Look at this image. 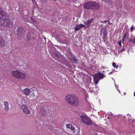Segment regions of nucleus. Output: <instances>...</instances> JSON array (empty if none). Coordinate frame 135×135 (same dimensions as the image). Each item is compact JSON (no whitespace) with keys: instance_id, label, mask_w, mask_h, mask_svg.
<instances>
[{"instance_id":"48","label":"nucleus","mask_w":135,"mask_h":135,"mask_svg":"<svg viewBox=\"0 0 135 135\" xmlns=\"http://www.w3.org/2000/svg\"><path fill=\"white\" fill-rule=\"evenodd\" d=\"M103 30H101L100 31V32H102L103 31Z\"/></svg>"},{"instance_id":"25","label":"nucleus","mask_w":135,"mask_h":135,"mask_svg":"<svg viewBox=\"0 0 135 135\" xmlns=\"http://www.w3.org/2000/svg\"><path fill=\"white\" fill-rule=\"evenodd\" d=\"M27 40L26 41H29L31 39L30 36L29 35H27V36L26 37Z\"/></svg>"},{"instance_id":"32","label":"nucleus","mask_w":135,"mask_h":135,"mask_svg":"<svg viewBox=\"0 0 135 135\" xmlns=\"http://www.w3.org/2000/svg\"><path fill=\"white\" fill-rule=\"evenodd\" d=\"M114 72V71H111V72H110V73H108V74H112V73H113Z\"/></svg>"},{"instance_id":"11","label":"nucleus","mask_w":135,"mask_h":135,"mask_svg":"<svg viewBox=\"0 0 135 135\" xmlns=\"http://www.w3.org/2000/svg\"><path fill=\"white\" fill-rule=\"evenodd\" d=\"M40 113L42 116L46 115V108H45L44 106H40Z\"/></svg>"},{"instance_id":"51","label":"nucleus","mask_w":135,"mask_h":135,"mask_svg":"<svg viewBox=\"0 0 135 135\" xmlns=\"http://www.w3.org/2000/svg\"><path fill=\"white\" fill-rule=\"evenodd\" d=\"M53 0L55 1H56V0Z\"/></svg>"},{"instance_id":"15","label":"nucleus","mask_w":135,"mask_h":135,"mask_svg":"<svg viewBox=\"0 0 135 135\" xmlns=\"http://www.w3.org/2000/svg\"><path fill=\"white\" fill-rule=\"evenodd\" d=\"M94 20V18H92L90 20H88L86 22H85L84 23L85 24V28H87L90 26V24L92 21Z\"/></svg>"},{"instance_id":"49","label":"nucleus","mask_w":135,"mask_h":135,"mask_svg":"<svg viewBox=\"0 0 135 135\" xmlns=\"http://www.w3.org/2000/svg\"><path fill=\"white\" fill-rule=\"evenodd\" d=\"M44 39L45 40L46 39V38H45V37H44Z\"/></svg>"},{"instance_id":"17","label":"nucleus","mask_w":135,"mask_h":135,"mask_svg":"<svg viewBox=\"0 0 135 135\" xmlns=\"http://www.w3.org/2000/svg\"><path fill=\"white\" fill-rule=\"evenodd\" d=\"M115 4L116 6L117 9L119 10L121 9L122 7V5L120 2H118L117 3H116Z\"/></svg>"},{"instance_id":"33","label":"nucleus","mask_w":135,"mask_h":135,"mask_svg":"<svg viewBox=\"0 0 135 135\" xmlns=\"http://www.w3.org/2000/svg\"><path fill=\"white\" fill-rule=\"evenodd\" d=\"M40 1H41L42 2H45L47 1V0H40Z\"/></svg>"},{"instance_id":"9","label":"nucleus","mask_w":135,"mask_h":135,"mask_svg":"<svg viewBox=\"0 0 135 135\" xmlns=\"http://www.w3.org/2000/svg\"><path fill=\"white\" fill-rule=\"evenodd\" d=\"M100 7V6L98 3L96 2L92 1L91 9L97 10L99 9Z\"/></svg>"},{"instance_id":"27","label":"nucleus","mask_w":135,"mask_h":135,"mask_svg":"<svg viewBox=\"0 0 135 135\" xmlns=\"http://www.w3.org/2000/svg\"><path fill=\"white\" fill-rule=\"evenodd\" d=\"M86 66L84 64H83L81 66V68L82 69H86Z\"/></svg>"},{"instance_id":"24","label":"nucleus","mask_w":135,"mask_h":135,"mask_svg":"<svg viewBox=\"0 0 135 135\" xmlns=\"http://www.w3.org/2000/svg\"><path fill=\"white\" fill-rule=\"evenodd\" d=\"M128 32L127 31L125 32L124 36L123 37V38H126L127 37V35H128Z\"/></svg>"},{"instance_id":"18","label":"nucleus","mask_w":135,"mask_h":135,"mask_svg":"<svg viewBox=\"0 0 135 135\" xmlns=\"http://www.w3.org/2000/svg\"><path fill=\"white\" fill-rule=\"evenodd\" d=\"M5 45V40L2 38H0V47H3Z\"/></svg>"},{"instance_id":"44","label":"nucleus","mask_w":135,"mask_h":135,"mask_svg":"<svg viewBox=\"0 0 135 135\" xmlns=\"http://www.w3.org/2000/svg\"><path fill=\"white\" fill-rule=\"evenodd\" d=\"M73 2H76V0H73Z\"/></svg>"},{"instance_id":"20","label":"nucleus","mask_w":135,"mask_h":135,"mask_svg":"<svg viewBox=\"0 0 135 135\" xmlns=\"http://www.w3.org/2000/svg\"><path fill=\"white\" fill-rule=\"evenodd\" d=\"M127 45L123 46V47H120L119 48L120 51L121 52H122L125 51V50L127 49Z\"/></svg>"},{"instance_id":"1","label":"nucleus","mask_w":135,"mask_h":135,"mask_svg":"<svg viewBox=\"0 0 135 135\" xmlns=\"http://www.w3.org/2000/svg\"><path fill=\"white\" fill-rule=\"evenodd\" d=\"M65 99L68 103L73 106H77L79 104V101L77 96L74 94L67 95L66 96Z\"/></svg>"},{"instance_id":"23","label":"nucleus","mask_w":135,"mask_h":135,"mask_svg":"<svg viewBox=\"0 0 135 135\" xmlns=\"http://www.w3.org/2000/svg\"><path fill=\"white\" fill-rule=\"evenodd\" d=\"M115 13L118 17H121L122 16V15L119 13L118 11H117L115 12Z\"/></svg>"},{"instance_id":"34","label":"nucleus","mask_w":135,"mask_h":135,"mask_svg":"<svg viewBox=\"0 0 135 135\" xmlns=\"http://www.w3.org/2000/svg\"><path fill=\"white\" fill-rule=\"evenodd\" d=\"M107 22H108V25H111V24H112V23H110L109 21H108Z\"/></svg>"},{"instance_id":"26","label":"nucleus","mask_w":135,"mask_h":135,"mask_svg":"<svg viewBox=\"0 0 135 135\" xmlns=\"http://www.w3.org/2000/svg\"><path fill=\"white\" fill-rule=\"evenodd\" d=\"M112 65L113 67L115 68H118L119 67V66L118 65H116V64L115 62H113L112 63Z\"/></svg>"},{"instance_id":"52","label":"nucleus","mask_w":135,"mask_h":135,"mask_svg":"<svg viewBox=\"0 0 135 135\" xmlns=\"http://www.w3.org/2000/svg\"><path fill=\"white\" fill-rule=\"evenodd\" d=\"M112 115H113V114H112V113H111Z\"/></svg>"},{"instance_id":"36","label":"nucleus","mask_w":135,"mask_h":135,"mask_svg":"<svg viewBox=\"0 0 135 135\" xmlns=\"http://www.w3.org/2000/svg\"><path fill=\"white\" fill-rule=\"evenodd\" d=\"M124 39H125V38H123L122 41V43L123 44L124 43Z\"/></svg>"},{"instance_id":"12","label":"nucleus","mask_w":135,"mask_h":135,"mask_svg":"<svg viewBox=\"0 0 135 135\" xmlns=\"http://www.w3.org/2000/svg\"><path fill=\"white\" fill-rule=\"evenodd\" d=\"M21 107L24 113L27 114H30V111L29 110H28L27 107L26 106L24 105H22L21 106Z\"/></svg>"},{"instance_id":"10","label":"nucleus","mask_w":135,"mask_h":135,"mask_svg":"<svg viewBox=\"0 0 135 135\" xmlns=\"http://www.w3.org/2000/svg\"><path fill=\"white\" fill-rule=\"evenodd\" d=\"M92 1H89L86 2L83 4V8L85 9H91Z\"/></svg>"},{"instance_id":"28","label":"nucleus","mask_w":135,"mask_h":135,"mask_svg":"<svg viewBox=\"0 0 135 135\" xmlns=\"http://www.w3.org/2000/svg\"><path fill=\"white\" fill-rule=\"evenodd\" d=\"M31 20L34 23H35L36 22V21L35 20L34 18L32 17H30Z\"/></svg>"},{"instance_id":"6","label":"nucleus","mask_w":135,"mask_h":135,"mask_svg":"<svg viewBox=\"0 0 135 135\" xmlns=\"http://www.w3.org/2000/svg\"><path fill=\"white\" fill-rule=\"evenodd\" d=\"M80 118L82 122L85 123L87 125L90 126L93 123L92 120L90 119L89 117H88L82 115L80 116Z\"/></svg>"},{"instance_id":"37","label":"nucleus","mask_w":135,"mask_h":135,"mask_svg":"<svg viewBox=\"0 0 135 135\" xmlns=\"http://www.w3.org/2000/svg\"><path fill=\"white\" fill-rule=\"evenodd\" d=\"M132 41H133V40H129L128 41L129 42H131Z\"/></svg>"},{"instance_id":"8","label":"nucleus","mask_w":135,"mask_h":135,"mask_svg":"<svg viewBox=\"0 0 135 135\" xmlns=\"http://www.w3.org/2000/svg\"><path fill=\"white\" fill-rule=\"evenodd\" d=\"M8 17L7 14L0 7V20H4Z\"/></svg>"},{"instance_id":"29","label":"nucleus","mask_w":135,"mask_h":135,"mask_svg":"<svg viewBox=\"0 0 135 135\" xmlns=\"http://www.w3.org/2000/svg\"><path fill=\"white\" fill-rule=\"evenodd\" d=\"M121 41L120 40L119 42H118V44L119 45V47H122V46L121 45Z\"/></svg>"},{"instance_id":"42","label":"nucleus","mask_w":135,"mask_h":135,"mask_svg":"<svg viewBox=\"0 0 135 135\" xmlns=\"http://www.w3.org/2000/svg\"><path fill=\"white\" fill-rule=\"evenodd\" d=\"M101 30H103L104 28L103 27H102L101 28Z\"/></svg>"},{"instance_id":"2","label":"nucleus","mask_w":135,"mask_h":135,"mask_svg":"<svg viewBox=\"0 0 135 135\" xmlns=\"http://www.w3.org/2000/svg\"><path fill=\"white\" fill-rule=\"evenodd\" d=\"M66 56L69 59L71 63L73 64H78L79 60L71 52L70 48L66 51L65 54Z\"/></svg>"},{"instance_id":"21","label":"nucleus","mask_w":135,"mask_h":135,"mask_svg":"<svg viewBox=\"0 0 135 135\" xmlns=\"http://www.w3.org/2000/svg\"><path fill=\"white\" fill-rule=\"evenodd\" d=\"M108 32L106 30V28H104V30L103 32V35L104 37L108 35Z\"/></svg>"},{"instance_id":"43","label":"nucleus","mask_w":135,"mask_h":135,"mask_svg":"<svg viewBox=\"0 0 135 135\" xmlns=\"http://www.w3.org/2000/svg\"><path fill=\"white\" fill-rule=\"evenodd\" d=\"M102 68H103L104 69H105V68L103 66H102Z\"/></svg>"},{"instance_id":"38","label":"nucleus","mask_w":135,"mask_h":135,"mask_svg":"<svg viewBox=\"0 0 135 135\" xmlns=\"http://www.w3.org/2000/svg\"><path fill=\"white\" fill-rule=\"evenodd\" d=\"M108 21V20H107V21H104V23H107V22Z\"/></svg>"},{"instance_id":"54","label":"nucleus","mask_w":135,"mask_h":135,"mask_svg":"<svg viewBox=\"0 0 135 135\" xmlns=\"http://www.w3.org/2000/svg\"><path fill=\"white\" fill-rule=\"evenodd\" d=\"M32 1H33V0H32Z\"/></svg>"},{"instance_id":"31","label":"nucleus","mask_w":135,"mask_h":135,"mask_svg":"<svg viewBox=\"0 0 135 135\" xmlns=\"http://www.w3.org/2000/svg\"><path fill=\"white\" fill-rule=\"evenodd\" d=\"M132 130L135 132V126L133 127Z\"/></svg>"},{"instance_id":"39","label":"nucleus","mask_w":135,"mask_h":135,"mask_svg":"<svg viewBox=\"0 0 135 135\" xmlns=\"http://www.w3.org/2000/svg\"><path fill=\"white\" fill-rule=\"evenodd\" d=\"M55 46H57L58 48L60 49V46H56V45H55Z\"/></svg>"},{"instance_id":"4","label":"nucleus","mask_w":135,"mask_h":135,"mask_svg":"<svg viewBox=\"0 0 135 135\" xmlns=\"http://www.w3.org/2000/svg\"><path fill=\"white\" fill-rule=\"evenodd\" d=\"M11 74L13 77L17 79H24L26 78V75L19 70L13 71L12 72Z\"/></svg>"},{"instance_id":"16","label":"nucleus","mask_w":135,"mask_h":135,"mask_svg":"<svg viewBox=\"0 0 135 135\" xmlns=\"http://www.w3.org/2000/svg\"><path fill=\"white\" fill-rule=\"evenodd\" d=\"M23 92L24 94L26 95H28L31 92V90L29 88H25L23 90Z\"/></svg>"},{"instance_id":"19","label":"nucleus","mask_w":135,"mask_h":135,"mask_svg":"<svg viewBox=\"0 0 135 135\" xmlns=\"http://www.w3.org/2000/svg\"><path fill=\"white\" fill-rule=\"evenodd\" d=\"M4 104L5 105V110L6 111H7L8 109V105L7 102L5 101L4 102Z\"/></svg>"},{"instance_id":"46","label":"nucleus","mask_w":135,"mask_h":135,"mask_svg":"<svg viewBox=\"0 0 135 135\" xmlns=\"http://www.w3.org/2000/svg\"><path fill=\"white\" fill-rule=\"evenodd\" d=\"M126 94V93L125 92H124V95H125Z\"/></svg>"},{"instance_id":"50","label":"nucleus","mask_w":135,"mask_h":135,"mask_svg":"<svg viewBox=\"0 0 135 135\" xmlns=\"http://www.w3.org/2000/svg\"><path fill=\"white\" fill-rule=\"evenodd\" d=\"M105 38V37H103V39H104Z\"/></svg>"},{"instance_id":"45","label":"nucleus","mask_w":135,"mask_h":135,"mask_svg":"<svg viewBox=\"0 0 135 135\" xmlns=\"http://www.w3.org/2000/svg\"><path fill=\"white\" fill-rule=\"evenodd\" d=\"M134 95L135 97V91L134 92Z\"/></svg>"},{"instance_id":"7","label":"nucleus","mask_w":135,"mask_h":135,"mask_svg":"<svg viewBox=\"0 0 135 135\" xmlns=\"http://www.w3.org/2000/svg\"><path fill=\"white\" fill-rule=\"evenodd\" d=\"M25 30V28L23 27H19L17 28L16 31L18 37H20V38L25 35L24 32Z\"/></svg>"},{"instance_id":"22","label":"nucleus","mask_w":135,"mask_h":135,"mask_svg":"<svg viewBox=\"0 0 135 135\" xmlns=\"http://www.w3.org/2000/svg\"><path fill=\"white\" fill-rule=\"evenodd\" d=\"M53 55H52L54 57H56L58 58H60L61 57V56L59 55H58L56 53H52Z\"/></svg>"},{"instance_id":"53","label":"nucleus","mask_w":135,"mask_h":135,"mask_svg":"<svg viewBox=\"0 0 135 135\" xmlns=\"http://www.w3.org/2000/svg\"><path fill=\"white\" fill-rule=\"evenodd\" d=\"M103 72H104V71H103Z\"/></svg>"},{"instance_id":"14","label":"nucleus","mask_w":135,"mask_h":135,"mask_svg":"<svg viewBox=\"0 0 135 135\" xmlns=\"http://www.w3.org/2000/svg\"><path fill=\"white\" fill-rule=\"evenodd\" d=\"M66 126L67 128H69L71 129V131H73L72 133H74L75 132V128L72 124L69 123L68 124H66Z\"/></svg>"},{"instance_id":"41","label":"nucleus","mask_w":135,"mask_h":135,"mask_svg":"<svg viewBox=\"0 0 135 135\" xmlns=\"http://www.w3.org/2000/svg\"><path fill=\"white\" fill-rule=\"evenodd\" d=\"M133 40V43H135V39Z\"/></svg>"},{"instance_id":"3","label":"nucleus","mask_w":135,"mask_h":135,"mask_svg":"<svg viewBox=\"0 0 135 135\" xmlns=\"http://www.w3.org/2000/svg\"><path fill=\"white\" fill-rule=\"evenodd\" d=\"M93 81L94 83L97 84L99 80L103 79L105 77L106 75L103 73L99 71L98 73H96L93 76Z\"/></svg>"},{"instance_id":"35","label":"nucleus","mask_w":135,"mask_h":135,"mask_svg":"<svg viewBox=\"0 0 135 135\" xmlns=\"http://www.w3.org/2000/svg\"><path fill=\"white\" fill-rule=\"evenodd\" d=\"M133 28L132 27H131V31H133Z\"/></svg>"},{"instance_id":"47","label":"nucleus","mask_w":135,"mask_h":135,"mask_svg":"<svg viewBox=\"0 0 135 135\" xmlns=\"http://www.w3.org/2000/svg\"><path fill=\"white\" fill-rule=\"evenodd\" d=\"M131 120V119H128V121L129 122V121H130Z\"/></svg>"},{"instance_id":"30","label":"nucleus","mask_w":135,"mask_h":135,"mask_svg":"<svg viewBox=\"0 0 135 135\" xmlns=\"http://www.w3.org/2000/svg\"><path fill=\"white\" fill-rule=\"evenodd\" d=\"M91 125H92L93 126H97V125L96 124L93 123Z\"/></svg>"},{"instance_id":"40","label":"nucleus","mask_w":135,"mask_h":135,"mask_svg":"<svg viewBox=\"0 0 135 135\" xmlns=\"http://www.w3.org/2000/svg\"><path fill=\"white\" fill-rule=\"evenodd\" d=\"M132 122H135V120L134 119H132Z\"/></svg>"},{"instance_id":"13","label":"nucleus","mask_w":135,"mask_h":135,"mask_svg":"<svg viewBox=\"0 0 135 135\" xmlns=\"http://www.w3.org/2000/svg\"><path fill=\"white\" fill-rule=\"evenodd\" d=\"M85 26L82 24H77L74 28L75 31H77L80 30L81 28L85 27Z\"/></svg>"},{"instance_id":"5","label":"nucleus","mask_w":135,"mask_h":135,"mask_svg":"<svg viewBox=\"0 0 135 135\" xmlns=\"http://www.w3.org/2000/svg\"><path fill=\"white\" fill-rule=\"evenodd\" d=\"M0 25L4 27L12 28L13 26V23L8 17L4 20H0Z\"/></svg>"}]
</instances>
